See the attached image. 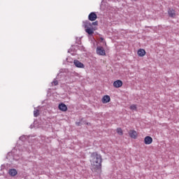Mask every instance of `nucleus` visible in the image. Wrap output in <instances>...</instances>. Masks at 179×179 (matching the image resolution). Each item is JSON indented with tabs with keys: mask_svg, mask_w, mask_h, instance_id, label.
Listing matches in <instances>:
<instances>
[{
	"mask_svg": "<svg viewBox=\"0 0 179 179\" xmlns=\"http://www.w3.org/2000/svg\"><path fill=\"white\" fill-rule=\"evenodd\" d=\"M90 162L91 163L92 171L96 172L101 170V163H103L101 155L99 154L97 152H92Z\"/></svg>",
	"mask_w": 179,
	"mask_h": 179,
	"instance_id": "f257e3e1",
	"label": "nucleus"
},
{
	"mask_svg": "<svg viewBox=\"0 0 179 179\" xmlns=\"http://www.w3.org/2000/svg\"><path fill=\"white\" fill-rule=\"evenodd\" d=\"M83 27L85 29V32L88 34L90 37H93L94 31H96V28L92 26V22H90L89 20H86L85 22H83Z\"/></svg>",
	"mask_w": 179,
	"mask_h": 179,
	"instance_id": "f03ea898",
	"label": "nucleus"
},
{
	"mask_svg": "<svg viewBox=\"0 0 179 179\" xmlns=\"http://www.w3.org/2000/svg\"><path fill=\"white\" fill-rule=\"evenodd\" d=\"M97 19V14H96V12H92L88 15V20H90V22H94Z\"/></svg>",
	"mask_w": 179,
	"mask_h": 179,
	"instance_id": "7ed1b4c3",
	"label": "nucleus"
},
{
	"mask_svg": "<svg viewBox=\"0 0 179 179\" xmlns=\"http://www.w3.org/2000/svg\"><path fill=\"white\" fill-rule=\"evenodd\" d=\"M96 54H98V55H106V50H104V48H103L102 46H98L96 48Z\"/></svg>",
	"mask_w": 179,
	"mask_h": 179,
	"instance_id": "20e7f679",
	"label": "nucleus"
},
{
	"mask_svg": "<svg viewBox=\"0 0 179 179\" xmlns=\"http://www.w3.org/2000/svg\"><path fill=\"white\" fill-rule=\"evenodd\" d=\"M73 64L75 65V66L76 68H80V69L85 68V64H83V63L80 62L78 59H74L73 60Z\"/></svg>",
	"mask_w": 179,
	"mask_h": 179,
	"instance_id": "39448f33",
	"label": "nucleus"
},
{
	"mask_svg": "<svg viewBox=\"0 0 179 179\" xmlns=\"http://www.w3.org/2000/svg\"><path fill=\"white\" fill-rule=\"evenodd\" d=\"M168 15H169V17H172V19H175L176 10H174V8H169L168 9Z\"/></svg>",
	"mask_w": 179,
	"mask_h": 179,
	"instance_id": "423d86ee",
	"label": "nucleus"
},
{
	"mask_svg": "<svg viewBox=\"0 0 179 179\" xmlns=\"http://www.w3.org/2000/svg\"><path fill=\"white\" fill-rule=\"evenodd\" d=\"M122 85H124V83H122V80H117L113 82V86L116 89H118L120 87H122Z\"/></svg>",
	"mask_w": 179,
	"mask_h": 179,
	"instance_id": "0eeeda50",
	"label": "nucleus"
},
{
	"mask_svg": "<svg viewBox=\"0 0 179 179\" xmlns=\"http://www.w3.org/2000/svg\"><path fill=\"white\" fill-rule=\"evenodd\" d=\"M153 142V138L150 136H147L144 138L145 145H150Z\"/></svg>",
	"mask_w": 179,
	"mask_h": 179,
	"instance_id": "6e6552de",
	"label": "nucleus"
},
{
	"mask_svg": "<svg viewBox=\"0 0 179 179\" xmlns=\"http://www.w3.org/2000/svg\"><path fill=\"white\" fill-rule=\"evenodd\" d=\"M101 101L103 104H107V103H110L111 101V98L108 95H104L101 99Z\"/></svg>",
	"mask_w": 179,
	"mask_h": 179,
	"instance_id": "1a4fd4ad",
	"label": "nucleus"
},
{
	"mask_svg": "<svg viewBox=\"0 0 179 179\" xmlns=\"http://www.w3.org/2000/svg\"><path fill=\"white\" fill-rule=\"evenodd\" d=\"M129 135L131 139H136V138H138V133L135 130H130Z\"/></svg>",
	"mask_w": 179,
	"mask_h": 179,
	"instance_id": "9d476101",
	"label": "nucleus"
},
{
	"mask_svg": "<svg viewBox=\"0 0 179 179\" xmlns=\"http://www.w3.org/2000/svg\"><path fill=\"white\" fill-rule=\"evenodd\" d=\"M58 108L60 111H68V106L64 103H60L58 106Z\"/></svg>",
	"mask_w": 179,
	"mask_h": 179,
	"instance_id": "9b49d317",
	"label": "nucleus"
},
{
	"mask_svg": "<svg viewBox=\"0 0 179 179\" xmlns=\"http://www.w3.org/2000/svg\"><path fill=\"white\" fill-rule=\"evenodd\" d=\"M8 174L10 177H15L17 176V171L15 169H10L8 171Z\"/></svg>",
	"mask_w": 179,
	"mask_h": 179,
	"instance_id": "f8f14e48",
	"label": "nucleus"
},
{
	"mask_svg": "<svg viewBox=\"0 0 179 179\" xmlns=\"http://www.w3.org/2000/svg\"><path fill=\"white\" fill-rule=\"evenodd\" d=\"M137 55H138V57H145V55H146V50H145V49H138Z\"/></svg>",
	"mask_w": 179,
	"mask_h": 179,
	"instance_id": "ddd939ff",
	"label": "nucleus"
},
{
	"mask_svg": "<svg viewBox=\"0 0 179 179\" xmlns=\"http://www.w3.org/2000/svg\"><path fill=\"white\" fill-rule=\"evenodd\" d=\"M40 115V110L38 109H36V110H34V117H38Z\"/></svg>",
	"mask_w": 179,
	"mask_h": 179,
	"instance_id": "4468645a",
	"label": "nucleus"
},
{
	"mask_svg": "<svg viewBox=\"0 0 179 179\" xmlns=\"http://www.w3.org/2000/svg\"><path fill=\"white\" fill-rule=\"evenodd\" d=\"M117 132L118 135H120V136L124 135V131H122V129H121V128H117Z\"/></svg>",
	"mask_w": 179,
	"mask_h": 179,
	"instance_id": "2eb2a0df",
	"label": "nucleus"
},
{
	"mask_svg": "<svg viewBox=\"0 0 179 179\" xmlns=\"http://www.w3.org/2000/svg\"><path fill=\"white\" fill-rule=\"evenodd\" d=\"M130 110L136 111V110H138V107L136 106V105L133 104L130 106Z\"/></svg>",
	"mask_w": 179,
	"mask_h": 179,
	"instance_id": "dca6fc26",
	"label": "nucleus"
},
{
	"mask_svg": "<svg viewBox=\"0 0 179 179\" xmlns=\"http://www.w3.org/2000/svg\"><path fill=\"white\" fill-rule=\"evenodd\" d=\"M52 86H58V80L56 78L52 82Z\"/></svg>",
	"mask_w": 179,
	"mask_h": 179,
	"instance_id": "f3484780",
	"label": "nucleus"
},
{
	"mask_svg": "<svg viewBox=\"0 0 179 179\" xmlns=\"http://www.w3.org/2000/svg\"><path fill=\"white\" fill-rule=\"evenodd\" d=\"M20 141H22V142H24V141H26V136L23 135V136H21L20 138H19Z\"/></svg>",
	"mask_w": 179,
	"mask_h": 179,
	"instance_id": "a211bd4d",
	"label": "nucleus"
},
{
	"mask_svg": "<svg viewBox=\"0 0 179 179\" xmlns=\"http://www.w3.org/2000/svg\"><path fill=\"white\" fill-rule=\"evenodd\" d=\"M75 47H76V48H78V50H80L81 51L85 50V47L83 46H80V45H75Z\"/></svg>",
	"mask_w": 179,
	"mask_h": 179,
	"instance_id": "6ab92c4d",
	"label": "nucleus"
},
{
	"mask_svg": "<svg viewBox=\"0 0 179 179\" xmlns=\"http://www.w3.org/2000/svg\"><path fill=\"white\" fill-rule=\"evenodd\" d=\"M98 24H99V21H95L91 23V26H98Z\"/></svg>",
	"mask_w": 179,
	"mask_h": 179,
	"instance_id": "aec40b11",
	"label": "nucleus"
},
{
	"mask_svg": "<svg viewBox=\"0 0 179 179\" xmlns=\"http://www.w3.org/2000/svg\"><path fill=\"white\" fill-rule=\"evenodd\" d=\"M20 157L18 156H14L13 157V159L15 160L16 162H17V160H19Z\"/></svg>",
	"mask_w": 179,
	"mask_h": 179,
	"instance_id": "412c9836",
	"label": "nucleus"
},
{
	"mask_svg": "<svg viewBox=\"0 0 179 179\" xmlns=\"http://www.w3.org/2000/svg\"><path fill=\"white\" fill-rule=\"evenodd\" d=\"M76 125H77V127H80V125H82V123H80V122H76Z\"/></svg>",
	"mask_w": 179,
	"mask_h": 179,
	"instance_id": "4be33fe9",
	"label": "nucleus"
},
{
	"mask_svg": "<svg viewBox=\"0 0 179 179\" xmlns=\"http://www.w3.org/2000/svg\"><path fill=\"white\" fill-rule=\"evenodd\" d=\"M100 40H101V43H103V41H104V38L101 37V38H100Z\"/></svg>",
	"mask_w": 179,
	"mask_h": 179,
	"instance_id": "5701e85b",
	"label": "nucleus"
},
{
	"mask_svg": "<svg viewBox=\"0 0 179 179\" xmlns=\"http://www.w3.org/2000/svg\"><path fill=\"white\" fill-rule=\"evenodd\" d=\"M76 43L80 45V44H82V41L80 40H79L78 42H76Z\"/></svg>",
	"mask_w": 179,
	"mask_h": 179,
	"instance_id": "b1692460",
	"label": "nucleus"
},
{
	"mask_svg": "<svg viewBox=\"0 0 179 179\" xmlns=\"http://www.w3.org/2000/svg\"><path fill=\"white\" fill-rule=\"evenodd\" d=\"M79 121H80V122H82V121H83V117H80Z\"/></svg>",
	"mask_w": 179,
	"mask_h": 179,
	"instance_id": "393cba45",
	"label": "nucleus"
},
{
	"mask_svg": "<svg viewBox=\"0 0 179 179\" xmlns=\"http://www.w3.org/2000/svg\"><path fill=\"white\" fill-rule=\"evenodd\" d=\"M85 124H86V125H92L91 122H86Z\"/></svg>",
	"mask_w": 179,
	"mask_h": 179,
	"instance_id": "a878e982",
	"label": "nucleus"
},
{
	"mask_svg": "<svg viewBox=\"0 0 179 179\" xmlns=\"http://www.w3.org/2000/svg\"><path fill=\"white\" fill-rule=\"evenodd\" d=\"M29 128H31V129H32V128H33V125H32V124H31V125H30V127H29Z\"/></svg>",
	"mask_w": 179,
	"mask_h": 179,
	"instance_id": "bb28decb",
	"label": "nucleus"
},
{
	"mask_svg": "<svg viewBox=\"0 0 179 179\" xmlns=\"http://www.w3.org/2000/svg\"><path fill=\"white\" fill-rule=\"evenodd\" d=\"M5 166L1 165V169H4Z\"/></svg>",
	"mask_w": 179,
	"mask_h": 179,
	"instance_id": "cd10ccee",
	"label": "nucleus"
},
{
	"mask_svg": "<svg viewBox=\"0 0 179 179\" xmlns=\"http://www.w3.org/2000/svg\"><path fill=\"white\" fill-rule=\"evenodd\" d=\"M107 43H106V42L105 41V45H106Z\"/></svg>",
	"mask_w": 179,
	"mask_h": 179,
	"instance_id": "c85d7f7f",
	"label": "nucleus"
},
{
	"mask_svg": "<svg viewBox=\"0 0 179 179\" xmlns=\"http://www.w3.org/2000/svg\"><path fill=\"white\" fill-rule=\"evenodd\" d=\"M68 52H70V50H68Z\"/></svg>",
	"mask_w": 179,
	"mask_h": 179,
	"instance_id": "c756f323",
	"label": "nucleus"
},
{
	"mask_svg": "<svg viewBox=\"0 0 179 179\" xmlns=\"http://www.w3.org/2000/svg\"><path fill=\"white\" fill-rule=\"evenodd\" d=\"M134 1H138V0H134Z\"/></svg>",
	"mask_w": 179,
	"mask_h": 179,
	"instance_id": "7c9ffc66",
	"label": "nucleus"
}]
</instances>
